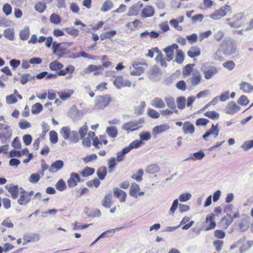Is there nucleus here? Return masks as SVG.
Masks as SVG:
<instances>
[{"label":"nucleus","instance_id":"5701e85b","mask_svg":"<svg viewBox=\"0 0 253 253\" xmlns=\"http://www.w3.org/2000/svg\"><path fill=\"white\" fill-rule=\"evenodd\" d=\"M188 55L191 58H194L201 54L200 49L197 46H192L187 52Z\"/></svg>","mask_w":253,"mask_h":253},{"label":"nucleus","instance_id":"9d476101","mask_svg":"<svg viewBox=\"0 0 253 253\" xmlns=\"http://www.w3.org/2000/svg\"><path fill=\"white\" fill-rule=\"evenodd\" d=\"M9 128L10 126L8 125H6L4 127V131L0 133V139L3 143L6 142L8 139H9L12 136V131Z\"/></svg>","mask_w":253,"mask_h":253},{"label":"nucleus","instance_id":"6e6552de","mask_svg":"<svg viewBox=\"0 0 253 253\" xmlns=\"http://www.w3.org/2000/svg\"><path fill=\"white\" fill-rule=\"evenodd\" d=\"M141 126H137L135 120H132L124 124L122 126V128L125 130L129 131H133L138 129Z\"/></svg>","mask_w":253,"mask_h":253},{"label":"nucleus","instance_id":"5fc2aeb1","mask_svg":"<svg viewBox=\"0 0 253 253\" xmlns=\"http://www.w3.org/2000/svg\"><path fill=\"white\" fill-rule=\"evenodd\" d=\"M29 78L35 79V76H31L30 74H24L21 75L20 83L22 84H25L29 80Z\"/></svg>","mask_w":253,"mask_h":253},{"label":"nucleus","instance_id":"4c0bfd02","mask_svg":"<svg viewBox=\"0 0 253 253\" xmlns=\"http://www.w3.org/2000/svg\"><path fill=\"white\" fill-rule=\"evenodd\" d=\"M159 167L157 165L152 164L148 166L145 169V172L149 174H154L159 171Z\"/></svg>","mask_w":253,"mask_h":253},{"label":"nucleus","instance_id":"f3484780","mask_svg":"<svg viewBox=\"0 0 253 253\" xmlns=\"http://www.w3.org/2000/svg\"><path fill=\"white\" fill-rule=\"evenodd\" d=\"M161 74L160 69L156 65L152 66L148 73V75L150 79L153 81L156 80V77Z\"/></svg>","mask_w":253,"mask_h":253},{"label":"nucleus","instance_id":"1a4fd4ad","mask_svg":"<svg viewBox=\"0 0 253 253\" xmlns=\"http://www.w3.org/2000/svg\"><path fill=\"white\" fill-rule=\"evenodd\" d=\"M240 108V107L237 105L235 102L231 101L228 103L226 107V113L228 114L233 115L237 112Z\"/></svg>","mask_w":253,"mask_h":253},{"label":"nucleus","instance_id":"0eeeda50","mask_svg":"<svg viewBox=\"0 0 253 253\" xmlns=\"http://www.w3.org/2000/svg\"><path fill=\"white\" fill-rule=\"evenodd\" d=\"M110 101V98L108 96H100L96 100L95 107L97 109H102L109 105Z\"/></svg>","mask_w":253,"mask_h":253},{"label":"nucleus","instance_id":"a211bd4d","mask_svg":"<svg viewBox=\"0 0 253 253\" xmlns=\"http://www.w3.org/2000/svg\"><path fill=\"white\" fill-rule=\"evenodd\" d=\"M170 128L169 126L166 124H163L159 126H155L152 129V132L154 135H157L162 132H164Z\"/></svg>","mask_w":253,"mask_h":253},{"label":"nucleus","instance_id":"8fccbe9b","mask_svg":"<svg viewBox=\"0 0 253 253\" xmlns=\"http://www.w3.org/2000/svg\"><path fill=\"white\" fill-rule=\"evenodd\" d=\"M146 107V103L144 101H141L140 105L136 107L134 109V113L141 115L143 113L144 109Z\"/></svg>","mask_w":253,"mask_h":253},{"label":"nucleus","instance_id":"69168bd1","mask_svg":"<svg viewBox=\"0 0 253 253\" xmlns=\"http://www.w3.org/2000/svg\"><path fill=\"white\" fill-rule=\"evenodd\" d=\"M117 164L116 163V159L114 157H111L108 161V170L109 172L111 173L114 169L115 168Z\"/></svg>","mask_w":253,"mask_h":253},{"label":"nucleus","instance_id":"dca6fc26","mask_svg":"<svg viewBox=\"0 0 253 253\" xmlns=\"http://www.w3.org/2000/svg\"><path fill=\"white\" fill-rule=\"evenodd\" d=\"M5 188L11 194L13 199H16L18 196L19 187L18 185H6Z\"/></svg>","mask_w":253,"mask_h":253},{"label":"nucleus","instance_id":"9b49d317","mask_svg":"<svg viewBox=\"0 0 253 253\" xmlns=\"http://www.w3.org/2000/svg\"><path fill=\"white\" fill-rule=\"evenodd\" d=\"M203 72L205 79L209 80L217 74V70L214 66H209L206 68Z\"/></svg>","mask_w":253,"mask_h":253},{"label":"nucleus","instance_id":"13d9d810","mask_svg":"<svg viewBox=\"0 0 253 253\" xmlns=\"http://www.w3.org/2000/svg\"><path fill=\"white\" fill-rule=\"evenodd\" d=\"M139 137L141 141H147L151 137V133L149 131H143L139 134Z\"/></svg>","mask_w":253,"mask_h":253},{"label":"nucleus","instance_id":"680f3d73","mask_svg":"<svg viewBox=\"0 0 253 253\" xmlns=\"http://www.w3.org/2000/svg\"><path fill=\"white\" fill-rule=\"evenodd\" d=\"M46 2H39L36 3L35 6V9L39 12L40 13H42L44 11L46 8Z\"/></svg>","mask_w":253,"mask_h":253},{"label":"nucleus","instance_id":"473e14b6","mask_svg":"<svg viewBox=\"0 0 253 253\" xmlns=\"http://www.w3.org/2000/svg\"><path fill=\"white\" fill-rule=\"evenodd\" d=\"M75 70V67L74 66L69 65H68L67 67L63 70H60L59 71L57 72V74L58 76H64L66 75L67 73L72 74Z\"/></svg>","mask_w":253,"mask_h":253},{"label":"nucleus","instance_id":"e2e57ef3","mask_svg":"<svg viewBox=\"0 0 253 253\" xmlns=\"http://www.w3.org/2000/svg\"><path fill=\"white\" fill-rule=\"evenodd\" d=\"M148 116L153 119H158L160 117V114L154 109L148 108L147 112Z\"/></svg>","mask_w":253,"mask_h":253},{"label":"nucleus","instance_id":"864d4df0","mask_svg":"<svg viewBox=\"0 0 253 253\" xmlns=\"http://www.w3.org/2000/svg\"><path fill=\"white\" fill-rule=\"evenodd\" d=\"M55 187L59 191H63L66 189V184L62 179H60L55 184Z\"/></svg>","mask_w":253,"mask_h":253},{"label":"nucleus","instance_id":"f704fd0d","mask_svg":"<svg viewBox=\"0 0 253 253\" xmlns=\"http://www.w3.org/2000/svg\"><path fill=\"white\" fill-rule=\"evenodd\" d=\"M70 143H76L79 141L80 138L77 131L72 130L70 133V138L68 139Z\"/></svg>","mask_w":253,"mask_h":253},{"label":"nucleus","instance_id":"a18cd8bd","mask_svg":"<svg viewBox=\"0 0 253 253\" xmlns=\"http://www.w3.org/2000/svg\"><path fill=\"white\" fill-rule=\"evenodd\" d=\"M43 109L42 105L40 103H36L32 107L31 112L33 114H38Z\"/></svg>","mask_w":253,"mask_h":253},{"label":"nucleus","instance_id":"ea45409f","mask_svg":"<svg viewBox=\"0 0 253 253\" xmlns=\"http://www.w3.org/2000/svg\"><path fill=\"white\" fill-rule=\"evenodd\" d=\"M249 224L250 222L249 219H243L239 224V227L241 231L242 232H245L247 231L249 227Z\"/></svg>","mask_w":253,"mask_h":253},{"label":"nucleus","instance_id":"2eb2a0df","mask_svg":"<svg viewBox=\"0 0 253 253\" xmlns=\"http://www.w3.org/2000/svg\"><path fill=\"white\" fill-rule=\"evenodd\" d=\"M155 10L151 5L145 6L142 10L141 17L142 18L150 17L154 15Z\"/></svg>","mask_w":253,"mask_h":253},{"label":"nucleus","instance_id":"a878e982","mask_svg":"<svg viewBox=\"0 0 253 253\" xmlns=\"http://www.w3.org/2000/svg\"><path fill=\"white\" fill-rule=\"evenodd\" d=\"M73 92L74 91L72 89H69L68 90L59 91L57 92V94L62 100H65L69 98L73 94Z\"/></svg>","mask_w":253,"mask_h":253},{"label":"nucleus","instance_id":"20e7f679","mask_svg":"<svg viewBox=\"0 0 253 253\" xmlns=\"http://www.w3.org/2000/svg\"><path fill=\"white\" fill-rule=\"evenodd\" d=\"M140 65H145L147 66V63L144 60L141 62L134 61L132 62V66L134 68V70L130 71V74L132 76L140 75L144 71L143 67Z\"/></svg>","mask_w":253,"mask_h":253},{"label":"nucleus","instance_id":"e433bc0d","mask_svg":"<svg viewBox=\"0 0 253 253\" xmlns=\"http://www.w3.org/2000/svg\"><path fill=\"white\" fill-rule=\"evenodd\" d=\"M30 29L28 27H25L23 30H21L19 34L20 38L23 41L27 40L30 35Z\"/></svg>","mask_w":253,"mask_h":253},{"label":"nucleus","instance_id":"7ed1b4c3","mask_svg":"<svg viewBox=\"0 0 253 253\" xmlns=\"http://www.w3.org/2000/svg\"><path fill=\"white\" fill-rule=\"evenodd\" d=\"M228 12L230 13L232 12L231 7L229 5L226 4L211 13L210 17L213 20H218L225 16Z\"/></svg>","mask_w":253,"mask_h":253},{"label":"nucleus","instance_id":"cd10ccee","mask_svg":"<svg viewBox=\"0 0 253 253\" xmlns=\"http://www.w3.org/2000/svg\"><path fill=\"white\" fill-rule=\"evenodd\" d=\"M65 48L61 45V43H57L54 42L52 44L53 53L57 54V52H64Z\"/></svg>","mask_w":253,"mask_h":253},{"label":"nucleus","instance_id":"338daca9","mask_svg":"<svg viewBox=\"0 0 253 253\" xmlns=\"http://www.w3.org/2000/svg\"><path fill=\"white\" fill-rule=\"evenodd\" d=\"M49 139L51 143L55 144L58 141V135L54 130H51L49 132Z\"/></svg>","mask_w":253,"mask_h":253},{"label":"nucleus","instance_id":"6e6d98bb","mask_svg":"<svg viewBox=\"0 0 253 253\" xmlns=\"http://www.w3.org/2000/svg\"><path fill=\"white\" fill-rule=\"evenodd\" d=\"M225 221L226 227H228L233 222V217H232L231 214L227 213L226 215L224 216L221 219V221Z\"/></svg>","mask_w":253,"mask_h":253},{"label":"nucleus","instance_id":"ddd939ff","mask_svg":"<svg viewBox=\"0 0 253 253\" xmlns=\"http://www.w3.org/2000/svg\"><path fill=\"white\" fill-rule=\"evenodd\" d=\"M63 166L64 162L63 161L60 160H56L51 165L48 170L51 173H55L62 169Z\"/></svg>","mask_w":253,"mask_h":253},{"label":"nucleus","instance_id":"423d86ee","mask_svg":"<svg viewBox=\"0 0 253 253\" xmlns=\"http://www.w3.org/2000/svg\"><path fill=\"white\" fill-rule=\"evenodd\" d=\"M178 45L176 43H173L172 45L168 46L163 50L166 53V60L169 62L173 58V53L174 49H177Z\"/></svg>","mask_w":253,"mask_h":253},{"label":"nucleus","instance_id":"72a5a7b5","mask_svg":"<svg viewBox=\"0 0 253 253\" xmlns=\"http://www.w3.org/2000/svg\"><path fill=\"white\" fill-rule=\"evenodd\" d=\"M63 68V65L56 60L53 61L49 64V68L52 71H60Z\"/></svg>","mask_w":253,"mask_h":253},{"label":"nucleus","instance_id":"774afa93","mask_svg":"<svg viewBox=\"0 0 253 253\" xmlns=\"http://www.w3.org/2000/svg\"><path fill=\"white\" fill-rule=\"evenodd\" d=\"M41 176L38 173L32 174L29 178V181L32 183H36L40 179Z\"/></svg>","mask_w":253,"mask_h":253},{"label":"nucleus","instance_id":"b1692460","mask_svg":"<svg viewBox=\"0 0 253 253\" xmlns=\"http://www.w3.org/2000/svg\"><path fill=\"white\" fill-rule=\"evenodd\" d=\"M102 205L106 208H110L112 205V194L111 193L106 194L102 201Z\"/></svg>","mask_w":253,"mask_h":253},{"label":"nucleus","instance_id":"bb28decb","mask_svg":"<svg viewBox=\"0 0 253 253\" xmlns=\"http://www.w3.org/2000/svg\"><path fill=\"white\" fill-rule=\"evenodd\" d=\"M106 132L111 138H115L118 133L115 126H108L106 128Z\"/></svg>","mask_w":253,"mask_h":253},{"label":"nucleus","instance_id":"412c9836","mask_svg":"<svg viewBox=\"0 0 253 253\" xmlns=\"http://www.w3.org/2000/svg\"><path fill=\"white\" fill-rule=\"evenodd\" d=\"M190 155V156L186 159H185V161L192 160L193 161H195L196 160H202L205 156V154L203 150H200L197 152L194 153L192 155Z\"/></svg>","mask_w":253,"mask_h":253},{"label":"nucleus","instance_id":"c9c22d12","mask_svg":"<svg viewBox=\"0 0 253 253\" xmlns=\"http://www.w3.org/2000/svg\"><path fill=\"white\" fill-rule=\"evenodd\" d=\"M30 198L25 194H21L17 202L19 205L25 206L30 202Z\"/></svg>","mask_w":253,"mask_h":253},{"label":"nucleus","instance_id":"6ab92c4d","mask_svg":"<svg viewBox=\"0 0 253 253\" xmlns=\"http://www.w3.org/2000/svg\"><path fill=\"white\" fill-rule=\"evenodd\" d=\"M182 130L185 134H193L195 131V126L191 122H186L183 125Z\"/></svg>","mask_w":253,"mask_h":253},{"label":"nucleus","instance_id":"f8f14e48","mask_svg":"<svg viewBox=\"0 0 253 253\" xmlns=\"http://www.w3.org/2000/svg\"><path fill=\"white\" fill-rule=\"evenodd\" d=\"M143 6V3L141 2H138L132 5L129 9L127 15L128 16H136L138 14V12Z\"/></svg>","mask_w":253,"mask_h":253},{"label":"nucleus","instance_id":"4be33fe9","mask_svg":"<svg viewBox=\"0 0 253 253\" xmlns=\"http://www.w3.org/2000/svg\"><path fill=\"white\" fill-rule=\"evenodd\" d=\"M151 104L157 108H163L166 106V104L161 98L156 97L151 101Z\"/></svg>","mask_w":253,"mask_h":253},{"label":"nucleus","instance_id":"393cba45","mask_svg":"<svg viewBox=\"0 0 253 253\" xmlns=\"http://www.w3.org/2000/svg\"><path fill=\"white\" fill-rule=\"evenodd\" d=\"M148 36H149L151 39H156L159 37V33L155 31H152L151 32L145 31L143 32H142L140 34V37L141 38H145Z\"/></svg>","mask_w":253,"mask_h":253},{"label":"nucleus","instance_id":"4d7b16f0","mask_svg":"<svg viewBox=\"0 0 253 253\" xmlns=\"http://www.w3.org/2000/svg\"><path fill=\"white\" fill-rule=\"evenodd\" d=\"M50 21L55 24H59L61 22V18L59 15L53 13L52 14L49 18Z\"/></svg>","mask_w":253,"mask_h":253},{"label":"nucleus","instance_id":"f257e3e1","mask_svg":"<svg viewBox=\"0 0 253 253\" xmlns=\"http://www.w3.org/2000/svg\"><path fill=\"white\" fill-rule=\"evenodd\" d=\"M236 50V43L230 38H225L220 45V48L216 52L215 55L222 52L224 55H230Z\"/></svg>","mask_w":253,"mask_h":253},{"label":"nucleus","instance_id":"4468645a","mask_svg":"<svg viewBox=\"0 0 253 253\" xmlns=\"http://www.w3.org/2000/svg\"><path fill=\"white\" fill-rule=\"evenodd\" d=\"M214 214L211 213V214L207 215L206 218V223H209L208 226H206L205 230L208 231L214 229L215 227L216 223L214 220Z\"/></svg>","mask_w":253,"mask_h":253},{"label":"nucleus","instance_id":"2f4dec72","mask_svg":"<svg viewBox=\"0 0 253 253\" xmlns=\"http://www.w3.org/2000/svg\"><path fill=\"white\" fill-rule=\"evenodd\" d=\"M240 89L245 92L250 93L253 90V85L247 82H242L240 84Z\"/></svg>","mask_w":253,"mask_h":253},{"label":"nucleus","instance_id":"79ce46f5","mask_svg":"<svg viewBox=\"0 0 253 253\" xmlns=\"http://www.w3.org/2000/svg\"><path fill=\"white\" fill-rule=\"evenodd\" d=\"M165 100L168 107L171 109H175L176 108V104L173 97H166Z\"/></svg>","mask_w":253,"mask_h":253},{"label":"nucleus","instance_id":"58836bf2","mask_svg":"<svg viewBox=\"0 0 253 253\" xmlns=\"http://www.w3.org/2000/svg\"><path fill=\"white\" fill-rule=\"evenodd\" d=\"M70 131L69 126H64L60 129V133L64 139L67 140L70 138Z\"/></svg>","mask_w":253,"mask_h":253},{"label":"nucleus","instance_id":"603ef678","mask_svg":"<svg viewBox=\"0 0 253 253\" xmlns=\"http://www.w3.org/2000/svg\"><path fill=\"white\" fill-rule=\"evenodd\" d=\"M3 35L8 40H13L14 38L13 30L10 28L5 29L3 32Z\"/></svg>","mask_w":253,"mask_h":253},{"label":"nucleus","instance_id":"c756f323","mask_svg":"<svg viewBox=\"0 0 253 253\" xmlns=\"http://www.w3.org/2000/svg\"><path fill=\"white\" fill-rule=\"evenodd\" d=\"M139 189V186L137 183L135 182L132 183L129 188V195L132 197L136 198L137 197L136 193Z\"/></svg>","mask_w":253,"mask_h":253},{"label":"nucleus","instance_id":"3c124183","mask_svg":"<svg viewBox=\"0 0 253 253\" xmlns=\"http://www.w3.org/2000/svg\"><path fill=\"white\" fill-rule=\"evenodd\" d=\"M241 148L245 151L253 148V140L245 141L241 146Z\"/></svg>","mask_w":253,"mask_h":253},{"label":"nucleus","instance_id":"0e129e2a","mask_svg":"<svg viewBox=\"0 0 253 253\" xmlns=\"http://www.w3.org/2000/svg\"><path fill=\"white\" fill-rule=\"evenodd\" d=\"M143 173L142 169H139L137 171V174H133L131 177L132 179L136 180L137 182H140L142 180V175Z\"/></svg>","mask_w":253,"mask_h":253},{"label":"nucleus","instance_id":"7c9ffc66","mask_svg":"<svg viewBox=\"0 0 253 253\" xmlns=\"http://www.w3.org/2000/svg\"><path fill=\"white\" fill-rule=\"evenodd\" d=\"M202 80V76L199 72L194 74L191 79V83L193 86L198 85Z\"/></svg>","mask_w":253,"mask_h":253},{"label":"nucleus","instance_id":"c03bdc74","mask_svg":"<svg viewBox=\"0 0 253 253\" xmlns=\"http://www.w3.org/2000/svg\"><path fill=\"white\" fill-rule=\"evenodd\" d=\"M204 115L214 120H217L219 118V114L215 111H207L204 113Z\"/></svg>","mask_w":253,"mask_h":253},{"label":"nucleus","instance_id":"f03ea898","mask_svg":"<svg viewBox=\"0 0 253 253\" xmlns=\"http://www.w3.org/2000/svg\"><path fill=\"white\" fill-rule=\"evenodd\" d=\"M226 21L231 28H238L244 24L246 18L244 13L240 12L235 14L232 18L227 19Z\"/></svg>","mask_w":253,"mask_h":253},{"label":"nucleus","instance_id":"bf43d9fd","mask_svg":"<svg viewBox=\"0 0 253 253\" xmlns=\"http://www.w3.org/2000/svg\"><path fill=\"white\" fill-rule=\"evenodd\" d=\"M193 64H189L186 65L183 71V75L184 76H189L193 70Z\"/></svg>","mask_w":253,"mask_h":253},{"label":"nucleus","instance_id":"c85d7f7f","mask_svg":"<svg viewBox=\"0 0 253 253\" xmlns=\"http://www.w3.org/2000/svg\"><path fill=\"white\" fill-rule=\"evenodd\" d=\"M107 173V168L105 166H102L99 168L96 171V174L101 180L104 179Z\"/></svg>","mask_w":253,"mask_h":253},{"label":"nucleus","instance_id":"de8ad7c7","mask_svg":"<svg viewBox=\"0 0 253 253\" xmlns=\"http://www.w3.org/2000/svg\"><path fill=\"white\" fill-rule=\"evenodd\" d=\"M176 103L177 107L179 109H183L185 108L186 104L185 97L183 96L178 97L176 99Z\"/></svg>","mask_w":253,"mask_h":253},{"label":"nucleus","instance_id":"09e8293b","mask_svg":"<svg viewBox=\"0 0 253 253\" xmlns=\"http://www.w3.org/2000/svg\"><path fill=\"white\" fill-rule=\"evenodd\" d=\"M184 54L181 49L176 50V56L175 61L178 64H181L184 59Z\"/></svg>","mask_w":253,"mask_h":253},{"label":"nucleus","instance_id":"052dcab7","mask_svg":"<svg viewBox=\"0 0 253 253\" xmlns=\"http://www.w3.org/2000/svg\"><path fill=\"white\" fill-rule=\"evenodd\" d=\"M65 30L68 34L74 37H77L79 34V31L74 27L67 28Z\"/></svg>","mask_w":253,"mask_h":253},{"label":"nucleus","instance_id":"49530a36","mask_svg":"<svg viewBox=\"0 0 253 253\" xmlns=\"http://www.w3.org/2000/svg\"><path fill=\"white\" fill-rule=\"evenodd\" d=\"M94 172V168L86 167L81 171V173L83 177H87L92 175Z\"/></svg>","mask_w":253,"mask_h":253},{"label":"nucleus","instance_id":"a19ab883","mask_svg":"<svg viewBox=\"0 0 253 253\" xmlns=\"http://www.w3.org/2000/svg\"><path fill=\"white\" fill-rule=\"evenodd\" d=\"M102 70L103 67L101 66H96L94 65H89L86 69L87 72L89 73L92 72L93 71H96V72L94 73V75H98L100 73V72L98 71H101Z\"/></svg>","mask_w":253,"mask_h":253},{"label":"nucleus","instance_id":"37998d69","mask_svg":"<svg viewBox=\"0 0 253 253\" xmlns=\"http://www.w3.org/2000/svg\"><path fill=\"white\" fill-rule=\"evenodd\" d=\"M113 6V2L110 0H107L104 2L100 10L102 12H107L112 9Z\"/></svg>","mask_w":253,"mask_h":253},{"label":"nucleus","instance_id":"39448f33","mask_svg":"<svg viewBox=\"0 0 253 253\" xmlns=\"http://www.w3.org/2000/svg\"><path fill=\"white\" fill-rule=\"evenodd\" d=\"M114 85L118 88L122 87H130L131 85V82L128 80H124L122 76H118L113 81Z\"/></svg>","mask_w":253,"mask_h":253},{"label":"nucleus","instance_id":"aec40b11","mask_svg":"<svg viewBox=\"0 0 253 253\" xmlns=\"http://www.w3.org/2000/svg\"><path fill=\"white\" fill-rule=\"evenodd\" d=\"M114 194L117 198L119 199L121 202H125L126 193L123 190L118 188H115L114 189Z\"/></svg>","mask_w":253,"mask_h":253}]
</instances>
